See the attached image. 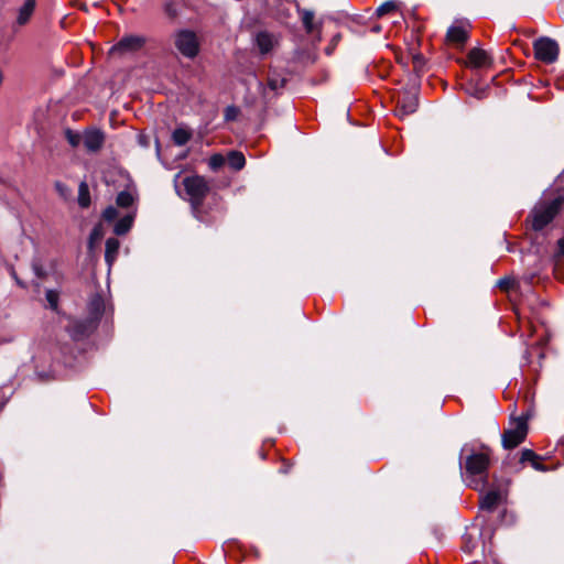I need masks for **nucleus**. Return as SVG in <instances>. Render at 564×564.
I'll use <instances>...</instances> for the list:
<instances>
[{
    "instance_id": "f257e3e1",
    "label": "nucleus",
    "mask_w": 564,
    "mask_h": 564,
    "mask_svg": "<svg viewBox=\"0 0 564 564\" xmlns=\"http://www.w3.org/2000/svg\"><path fill=\"white\" fill-rule=\"evenodd\" d=\"M460 467H464L463 477L466 485L480 492L488 485V470L490 466V451L482 446L480 451L473 449L468 444L462 448Z\"/></svg>"
},
{
    "instance_id": "f03ea898",
    "label": "nucleus",
    "mask_w": 564,
    "mask_h": 564,
    "mask_svg": "<svg viewBox=\"0 0 564 564\" xmlns=\"http://www.w3.org/2000/svg\"><path fill=\"white\" fill-rule=\"evenodd\" d=\"M183 185L186 194L189 197V202L195 217L203 221V202L209 192L207 181L203 176L195 175L185 177L183 181Z\"/></svg>"
},
{
    "instance_id": "7ed1b4c3",
    "label": "nucleus",
    "mask_w": 564,
    "mask_h": 564,
    "mask_svg": "<svg viewBox=\"0 0 564 564\" xmlns=\"http://www.w3.org/2000/svg\"><path fill=\"white\" fill-rule=\"evenodd\" d=\"M564 204V197L557 196L552 200H543L536 204L531 212L532 228L534 230H542L547 224H550L557 213L561 210Z\"/></svg>"
},
{
    "instance_id": "20e7f679",
    "label": "nucleus",
    "mask_w": 564,
    "mask_h": 564,
    "mask_svg": "<svg viewBox=\"0 0 564 564\" xmlns=\"http://www.w3.org/2000/svg\"><path fill=\"white\" fill-rule=\"evenodd\" d=\"M528 435V420L524 416L512 417L508 429L501 435L502 446L512 449L519 446Z\"/></svg>"
},
{
    "instance_id": "39448f33",
    "label": "nucleus",
    "mask_w": 564,
    "mask_h": 564,
    "mask_svg": "<svg viewBox=\"0 0 564 564\" xmlns=\"http://www.w3.org/2000/svg\"><path fill=\"white\" fill-rule=\"evenodd\" d=\"M174 45L178 53L189 59L195 58L200 48L199 40L197 34L188 29H181L175 31L174 35Z\"/></svg>"
},
{
    "instance_id": "423d86ee",
    "label": "nucleus",
    "mask_w": 564,
    "mask_h": 564,
    "mask_svg": "<svg viewBox=\"0 0 564 564\" xmlns=\"http://www.w3.org/2000/svg\"><path fill=\"white\" fill-rule=\"evenodd\" d=\"M533 51L536 59L545 64H553L558 57L560 47L555 40L542 36L534 41Z\"/></svg>"
},
{
    "instance_id": "0eeeda50",
    "label": "nucleus",
    "mask_w": 564,
    "mask_h": 564,
    "mask_svg": "<svg viewBox=\"0 0 564 564\" xmlns=\"http://www.w3.org/2000/svg\"><path fill=\"white\" fill-rule=\"evenodd\" d=\"M419 99L417 94L414 89H405L399 96L397 100L395 107V116L400 119H403L412 113H414L417 109Z\"/></svg>"
},
{
    "instance_id": "6e6552de",
    "label": "nucleus",
    "mask_w": 564,
    "mask_h": 564,
    "mask_svg": "<svg viewBox=\"0 0 564 564\" xmlns=\"http://www.w3.org/2000/svg\"><path fill=\"white\" fill-rule=\"evenodd\" d=\"M145 44V39L141 35H126L119 40L117 44H115L110 51V55H124L129 53H135L140 51Z\"/></svg>"
},
{
    "instance_id": "1a4fd4ad",
    "label": "nucleus",
    "mask_w": 564,
    "mask_h": 564,
    "mask_svg": "<svg viewBox=\"0 0 564 564\" xmlns=\"http://www.w3.org/2000/svg\"><path fill=\"white\" fill-rule=\"evenodd\" d=\"M98 324L88 317L73 318L66 326V330L74 340H82L87 338L96 328Z\"/></svg>"
},
{
    "instance_id": "9d476101",
    "label": "nucleus",
    "mask_w": 564,
    "mask_h": 564,
    "mask_svg": "<svg viewBox=\"0 0 564 564\" xmlns=\"http://www.w3.org/2000/svg\"><path fill=\"white\" fill-rule=\"evenodd\" d=\"M254 43L262 55L270 53L278 44V37L268 31H260L254 36Z\"/></svg>"
},
{
    "instance_id": "9b49d317",
    "label": "nucleus",
    "mask_w": 564,
    "mask_h": 564,
    "mask_svg": "<svg viewBox=\"0 0 564 564\" xmlns=\"http://www.w3.org/2000/svg\"><path fill=\"white\" fill-rule=\"evenodd\" d=\"M87 317L98 324L105 312V301L99 293H95L90 296L87 304Z\"/></svg>"
},
{
    "instance_id": "f8f14e48",
    "label": "nucleus",
    "mask_w": 564,
    "mask_h": 564,
    "mask_svg": "<svg viewBox=\"0 0 564 564\" xmlns=\"http://www.w3.org/2000/svg\"><path fill=\"white\" fill-rule=\"evenodd\" d=\"M467 57H468L469 65L474 68L489 67L492 64V58L482 48H478V47L471 48L468 52Z\"/></svg>"
},
{
    "instance_id": "ddd939ff",
    "label": "nucleus",
    "mask_w": 564,
    "mask_h": 564,
    "mask_svg": "<svg viewBox=\"0 0 564 564\" xmlns=\"http://www.w3.org/2000/svg\"><path fill=\"white\" fill-rule=\"evenodd\" d=\"M105 141V135L100 130H87L83 137V142L87 151L97 152L101 149Z\"/></svg>"
},
{
    "instance_id": "4468645a",
    "label": "nucleus",
    "mask_w": 564,
    "mask_h": 564,
    "mask_svg": "<svg viewBox=\"0 0 564 564\" xmlns=\"http://www.w3.org/2000/svg\"><path fill=\"white\" fill-rule=\"evenodd\" d=\"M36 8V0H24L23 4L18 9L15 24L18 26L26 25Z\"/></svg>"
},
{
    "instance_id": "2eb2a0df",
    "label": "nucleus",
    "mask_w": 564,
    "mask_h": 564,
    "mask_svg": "<svg viewBox=\"0 0 564 564\" xmlns=\"http://www.w3.org/2000/svg\"><path fill=\"white\" fill-rule=\"evenodd\" d=\"M286 84V77L276 69H270L268 74V88L275 95L280 94Z\"/></svg>"
},
{
    "instance_id": "dca6fc26",
    "label": "nucleus",
    "mask_w": 564,
    "mask_h": 564,
    "mask_svg": "<svg viewBox=\"0 0 564 564\" xmlns=\"http://www.w3.org/2000/svg\"><path fill=\"white\" fill-rule=\"evenodd\" d=\"M467 30L462 25H452L447 30L446 39L454 44H464L467 41Z\"/></svg>"
},
{
    "instance_id": "f3484780",
    "label": "nucleus",
    "mask_w": 564,
    "mask_h": 564,
    "mask_svg": "<svg viewBox=\"0 0 564 564\" xmlns=\"http://www.w3.org/2000/svg\"><path fill=\"white\" fill-rule=\"evenodd\" d=\"M300 13H301V20H302V23H303V26H304L306 33L313 34L314 32H318V33L321 32L322 24L314 22V12L313 11L303 9L300 11Z\"/></svg>"
},
{
    "instance_id": "a211bd4d",
    "label": "nucleus",
    "mask_w": 564,
    "mask_h": 564,
    "mask_svg": "<svg viewBox=\"0 0 564 564\" xmlns=\"http://www.w3.org/2000/svg\"><path fill=\"white\" fill-rule=\"evenodd\" d=\"M501 499L500 492L490 490L480 498V509L486 511H492Z\"/></svg>"
},
{
    "instance_id": "6ab92c4d",
    "label": "nucleus",
    "mask_w": 564,
    "mask_h": 564,
    "mask_svg": "<svg viewBox=\"0 0 564 564\" xmlns=\"http://www.w3.org/2000/svg\"><path fill=\"white\" fill-rule=\"evenodd\" d=\"M105 247V260L109 265H111L117 258L120 248V242L117 238H108L106 240Z\"/></svg>"
},
{
    "instance_id": "aec40b11",
    "label": "nucleus",
    "mask_w": 564,
    "mask_h": 564,
    "mask_svg": "<svg viewBox=\"0 0 564 564\" xmlns=\"http://www.w3.org/2000/svg\"><path fill=\"white\" fill-rule=\"evenodd\" d=\"M134 215L129 214L120 218L113 227V232L118 236L126 235L132 227Z\"/></svg>"
},
{
    "instance_id": "412c9836",
    "label": "nucleus",
    "mask_w": 564,
    "mask_h": 564,
    "mask_svg": "<svg viewBox=\"0 0 564 564\" xmlns=\"http://www.w3.org/2000/svg\"><path fill=\"white\" fill-rule=\"evenodd\" d=\"M192 135L193 134L191 130L183 127H178L173 131L172 140L175 145L182 147L185 145L192 139Z\"/></svg>"
},
{
    "instance_id": "4be33fe9",
    "label": "nucleus",
    "mask_w": 564,
    "mask_h": 564,
    "mask_svg": "<svg viewBox=\"0 0 564 564\" xmlns=\"http://www.w3.org/2000/svg\"><path fill=\"white\" fill-rule=\"evenodd\" d=\"M228 164L236 171L241 170L246 164L245 155L239 151H231L228 154Z\"/></svg>"
},
{
    "instance_id": "5701e85b",
    "label": "nucleus",
    "mask_w": 564,
    "mask_h": 564,
    "mask_svg": "<svg viewBox=\"0 0 564 564\" xmlns=\"http://www.w3.org/2000/svg\"><path fill=\"white\" fill-rule=\"evenodd\" d=\"M78 204L82 208L90 205L89 187L86 182H82L78 186Z\"/></svg>"
},
{
    "instance_id": "b1692460",
    "label": "nucleus",
    "mask_w": 564,
    "mask_h": 564,
    "mask_svg": "<svg viewBox=\"0 0 564 564\" xmlns=\"http://www.w3.org/2000/svg\"><path fill=\"white\" fill-rule=\"evenodd\" d=\"M134 202V198L131 193L127 191H122L117 195L116 203L119 207L128 208L130 207Z\"/></svg>"
},
{
    "instance_id": "393cba45",
    "label": "nucleus",
    "mask_w": 564,
    "mask_h": 564,
    "mask_svg": "<svg viewBox=\"0 0 564 564\" xmlns=\"http://www.w3.org/2000/svg\"><path fill=\"white\" fill-rule=\"evenodd\" d=\"M163 11L165 15L171 20H174L178 17V8L175 1L173 0H167L164 2Z\"/></svg>"
},
{
    "instance_id": "a878e982",
    "label": "nucleus",
    "mask_w": 564,
    "mask_h": 564,
    "mask_svg": "<svg viewBox=\"0 0 564 564\" xmlns=\"http://www.w3.org/2000/svg\"><path fill=\"white\" fill-rule=\"evenodd\" d=\"M46 301L53 311L57 310L59 294L57 291L47 290L45 293Z\"/></svg>"
},
{
    "instance_id": "bb28decb",
    "label": "nucleus",
    "mask_w": 564,
    "mask_h": 564,
    "mask_svg": "<svg viewBox=\"0 0 564 564\" xmlns=\"http://www.w3.org/2000/svg\"><path fill=\"white\" fill-rule=\"evenodd\" d=\"M535 459H541L540 456L538 454H535L532 449H529V448H524L522 449L521 452V457H520V462L521 463H530L532 465V463L535 460Z\"/></svg>"
},
{
    "instance_id": "cd10ccee",
    "label": "nucleus",
    "mask_w": 564,
    "mask_h": 564,
    "mask_svg": "<svg viewBox=\"0 0 564 564\" xmlns=\"http://www.w3.org/2000/svg\"><path fill=\"white\" fill-rule=\"evenodd\" d=\"M395 8H397V4L394 1H386L380 7L377 8L376 13L378 17H382V15L395 10Z\"/></svg>"
},
{
    "instance_id": "c85d7f7f",
    "label": "nucleus",
    "mask_w": 564,
    "mask_h": 564,
    "mask_svg": "<svg viewBox=\"0 0 564 564\" xmlns=\"http://www.w3.org/2000/svg\"><path fill=\"white\" fill-rule=\"evenodd\" d=\"M65 135H66V139L68 141V143L73 147V148H76L79 145V143L82 142L83 140V137L79 134V133H76L72 130H66L65 132Z\"/></svg>"
},
{
    "instance_id": "c756f323",
    "label": "nucleus",
    "mask_w": 564,
    "mask_h": 564,
    "mask_svg": "<svg viewBox=\"0 0 564 564\" xmlns=\"http://www.w3.org/2000/svg\"><path fill=\"white\" fill-rule=\"evenodd\" d=\"M208 164L212 170L216 171L225 164V158L221 154H214L209 158Z\"/></svg>"
},
{
    "instance_id": "7c9ffc66",
    "label": "nucleus",
    "mask_w": 564,
    "mask_h": 564,
    "mask_svg": "<svg viewBox=\"0 0 564 564\" xmlns=\"http://www.w3.org/2000/svg\"><path fill=\"white\" fill-rule=\"evenodd\" d=\"M413 69L415 73H420L423 70L425 65V61L422 54H413L412 55Z\"/></svg>"
},
{
    "instance_id": "2f4dec72",
    "label": "nucleus",
    "mask_w": 564,
    "mask_h": 564,
    "mask_svg": "<svg viewBox=\"0 0 564 564\" xmlns=\"http://www.w3.org/2000/svg\"><path fill=\"white\" fill-rule=\"evenodd\" d=\"M55 189L59 194V196L65 199H67L72 194L69 187L62 182H55Z\"/></svg>"
},
{
    "instance_id": "473e14b6",
    "label": "nucleus",
    "mask_w": 564,
    "mask_h": 564,
    "mask_svg": "<svg viewBox=\"0 0 564 564\" xmlns=\"http://www.w3.org/2000/svg\"><path fill=\"white\" fill-rule=\"evenodd\" d=\"M239 115V109L235 106H228L225 109L224 117L226 121H234Z\"/></svg>"
},
{
    "instance_id": "72a5a7b5",
    "label": "nucleus",
    "mask_w": 564,
    "mask_h": 564,
    "mask_svg": "<svg viewBox=\"0 0 564 564\" xmlns=\"http://www.w3.org/2000/svg\"><path fill=\"white\" fill-rule=\"evenodd\" d=\"M118 216V210L116 207L113 206H108L104 213H102V217L106 221H112L117 218Z\"/></svg>"
},
{
    "instance_id": "f704fd0d",
    "label": "nucleus",
    "mask_w": 564,
    "mask_h": 564,
    "mask_svg": "<svg viewBox=\"0 0 564 564\" xmlns=\"http://www.w3.org/2000/svg\"><path fill=\"white\" fill-rule=\"evenodd\" d=\"M535 470L545 471L546 467L540 462V459H535L531 465Z\"/></svg>"
},
{
    "instance_id": "c9c22d12",
    "label": "nucleus",
    "mask_w": 564,
    "mask_h": 564,
    "mask_svg": "<svg viewBox=\"0 0 564 564\" xmlns=\"http://www.w3.org/2000/svg\"><path fill=\"white\" fill-rule=\"evenodd\" d=\"M509 284H510V280H509V279H507V278L501 279V280H499V282H498V285H499L500 288H502V289H507V288L509 286Z\"/></svg>"
},
{
    "instance_id": "e433bc0d",
    "label": "nucleus",
    "mask_w": 564,
    "mask_h": 564,
    "mask_svg": "<svg viewBox=\"0 0 564 564\" xmlns=\"http://www.w3.org/2000/svg\"><path fill=\"white\" fill-rule=\"evenodd\" d=\"M558 251L564 256V237L557 241Z\"/></svg>"
},
{
    "instance_id": "4c0bfd02",
    "label": "nucleus",
    "mask_w": 564,
    "mask_h": 564,
    "mask_svg": "<svg viewBox=\"0 0 564 564\" xmlns=\"http://www.w3.org/2000/svg\"><path fill=\"white\" fill-rule=\"evenodd\" d=\"M6 400L3 397H0V410L4 406Z\"/></svg>"
}]
</instances>
